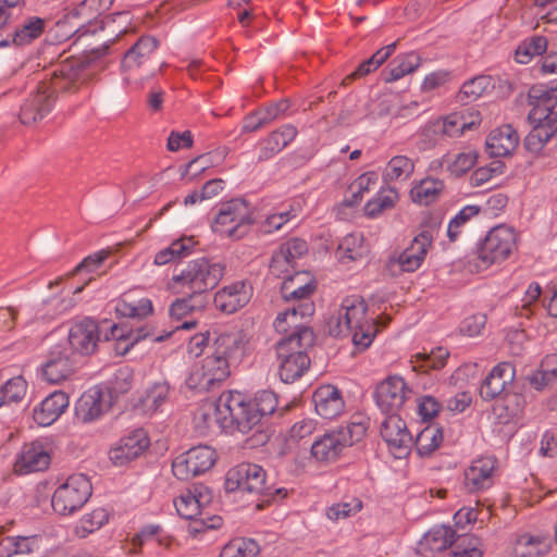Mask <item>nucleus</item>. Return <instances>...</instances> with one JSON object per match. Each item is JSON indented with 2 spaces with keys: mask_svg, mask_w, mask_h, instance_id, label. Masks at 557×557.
<instances>
[{
  "mask_svg": "<svg viewBox=\"0 0 557 557\" xmlns=\"http://www.w3.org/2000/svg\"><path fill=\"white\" fill-rule=\"evenodd\" d=\"M247 351V342L240 333L220 334L210 352L196 362L186 377L190 389L208 392L220 386L231 375V368L239 363Z\"/></svg>",
  "mask_w": 557,
  "mask_h": 557,
  "instance_id": "1",
  "label": "nucleus"
},
{
  "mask_svg": "<svg viewBox=\"0 0 557 557\" xmlns=\"http://www.w3.org/2000/svg\"><path fill=\"white\" fill-rule=\"evenodd\" d=\"M368 306L359 295L345 297L326 320L330 335L350 336L359 349H367L376 334L375 323L367 318Z\"/></svg>",
  "mask_w": 557,
  "mask_h": 557,
  "instance_id": "2",
  "label": "nucleus"
},
{
  "mask_svg": "<svg viewBox=\"0 0 557 557\" xmlns=\"http://www.w3.org/2000/svg\"><path fill=\"white\" fill-rule=\"evenodd\" d=\"M242 393L237 391L223 392L215 400H206L199 405L194 414V424L201 435L237 429L239 419Z\"/></svg>",
  "mask_w": 557,
  "mask_h": 557,
  "instance_id": "3",
  "label": "nucleus"
},
{
  "mask_svg": "<svg viewBox=\"0 0 557 557\" xmlns=\"http://www.w3.org/2000/svg\"><path fill=\"white\" fill-rule=\"evenodd\" d=\"M529 120L535 128L525 138V146L529 150L537 151L550 136L546 127L552 128L557 122V82L533 88Z\"/></svg>",
  "mask_w": 557,
  "mask_h": 557,
  "instance_id": "4",
  "label": "nucleus"
},
{
  "mask_svg": "<svg viewBox=\"0 0 557 557\" xmlns=\"http://www.w3.org/2000/svg\"><path fill=\"white\" fill-rule=\"evenodd\" d=\"M223 274L224 267L221 263L205 258L196 259L172 276L168 288L174 294L200 295L214 287Z\"/></svg>",
  "mask_w": 557,
  "mask_h": 557,
  "instance_id": "5",
  "label": "nucleus"
},
{
  "mask_svg": "<svg viewBox=\"0 0 557 557\" xmlns=\"http://www.w3.org/2000/svg\"><path fill=\"white\" fill-rule=\"evenodd\" d=\"M211 502L212 492L203 485H196L193 488L186 490L174 499L177 513L182 518L193 521L189 524L190 533L218 529L222 525L221 517L207 512Z\"/></svg>",
  "mask_w": 557,
  "mask_h": 557,
  "instance_id": "6",
  "label": "nucleus"
},
{
  "mask_svg": "<svg viewBox=\"0 0 557 557\" xmlns=\"http://www.w3.org/2000/svg\"><path fill=\"white\" fill-rule=\"evenodd\" d=\"M313 342L311 330H304L299 336H287L276 347L278 374L283 382L293 383L309 368L310 359L306 352Z\"/></svg>",
  "mask_w": 557,
  "mask_h": 557,
  "instance_id": "7",
  "label": "nucleus"
},
{
  "mask_svg": "<svg viewBox=\"0 0 557 557\" xmlns=\"http://www.w3.org/2000/svg\"><path fill=\"white\" fill-rule=\"evenodd\" d=\"M253 224L252 211L244 199H232L220 206L212 222V231L222 237L242 239Z\"/></svg>",
  "mask_w": 557,
  "mask_h": 557,
  "instance_id": "8",
  "label": "nucleus"
},
{
  "mask_svg": "<svg viewBox=\"0 0 557 557\" xmlns=\"http://www.w3.org/2000/svg\"><path fill=\"white\" fill-rule=\"evenodd\" d=\"M91 493V482L85 474H72L55 488L52 508L59 515H72L87 503Z\"/></svg>",
  "mask_w": 557,
  "mask_h": 557,
  "instance_id": "9",
  "label": "nucleus"
},
{
  "mask_svg": "<svg viewBox=\"0 0 557 557\" xmlns=\"http://www.w3.org/2000/svg\"><path fill=\"white\" fill-rule=\"evenodd\" d=\"M517 233L512 227L497 225L488 231L478 249V258L484 267L500 263L517 249Z\"/></svg>",
  "mask_w": 557,
  "mask_h": 557,
  "instance_id": "10",
  "label": "nucleus"
},
{
  "mask_svg": "<svg viewBox=\"0 0 557 557\" xmlns=\"http://www.w3.org/2000/svg\"><path fill=\"white\" fill-rule=\"evenodd\" d=\"M265 471L255 463H240L228 470L225 479V490L234 493L251 495H272L265 486Z\"/></svg>",
  "mask_w": 557,
  "mask_h": 557,
  "instance_id": "11",
  "label": "nucleus"
},
{
  "mask_svg": "<svg viewBox=\"0 0 557 557\" xmlns=\"http://www.w3.org/2000/svg\"><path fill=\"white\" fill-rule=\"evenodd\" d=\"M215 450L207 445L191 447L176 456L172 462V472L178 480H189L209 471L216 461Z\"/></svg>",
  "mask_w": 557,
  "mask_h": 557,
  "instance_id": "12",
  "label": "nucleus"
},
{
  "mask_svg": "<svg viewBox=\"0 0 557 557\" xmlns=\"http://www.w3.org/2000/svg\"><path fill=\"white\" fill-rule=\"evenodd\" d=\"M278 401L276 395L271 391L258 392L252 400H247L242 394L239 431L248 433L257 426L262 417L272 414L277 408Z\"/></svg>",
  "mask_w": 557,
  "mask_h": 557,
  "instance_id": "13",
  "label": "nucleus"
},
{
  "mask_svg": "<svg viewBox=\"0 0 557 557\" xmlns=\"http://www.w3.org/2000/svg\"><path fill=\"white\" fill-rule=\"evenodd\" d=\"M149 446L148 433L144 429H135L112 445L108 457L114 466L122 467L143 456Z\"/></svg>",
  "mask_w": 557,
  "mask_h": 557,
  "instance_id": "14",
  "label": "nucleus"
},
{
  "mask_svg": "<svg viewBox=\"0 0 557 557\" xmlns=\"http://www.w3.org/2000/svg\"><path fill=\"white\" fill-rule=\"evenodd\" d=\"M381 424V436L385 441L389 453L395 458H403L408 455L412 445V436L408 431L406 422L395 413H387Z\"/></svg>",
  "mask_w": 557,
  "mask_h": 557,
  "instance_id": "15",
  "label": "nucleus"
},
{
  "mask_svg": "<svg viewBox=\"0 0 557 557\" xmlns=\"http://www.w3.org/2000/svg\"><path fill=\"white\" fill-rule=\"evenodd\" d=\"M410 393L401 376L391 375L376 386L375 403L381 411L395 413L404 406Z\"/></svg>",
  "mask_w": 557,
  "mask_h": 557,
  "instance_id": "16",
  "label": "nucleus"
},
{
  "mask_svg": "<svg viewBox=\"0 0 557 557\" xmlns=\"http://www.w3.org/2000/svg\"><path fill=\"white\" fill-rule=\"evenodd\" d=\"M75 371L74 360L67 349L53 347L40 367L39 374L42 381L49 384H60L69 380Z\"/></svg>",
  "mask_w": 557,
  "mask_h": 557,
  "instance_id": "17",
  "label": "nucleus"
},
{
  "mask_svg": "<svg viewBox=\"0 0 557 557\" xmlns=\"http://www.w3.org/2000/svg\"><path fill=\"white\" fill-rule=\"evenodd\" d=\"M50 461L48 444L42 441H35L22 447L16 457L14 470L20 474L44 471L49 467Z\"/></svg>",
  "mask_w": 557,
  "mask_h": 557,
  "instance_id": "18",
  "label": "nucleus"
},
{
  "mask_svg": "<svg viewBox=\"0 0 557 557\" xmlns=\"http://www.w3.org/2000/svg\"><path fill=\"white\" fill-rule=\"evenodd\" d=\"M251 296V284L247 281H236L219 289L213 302L218 310L230 314L245 307Z\"/></svg>",
  "mask_w": 557,
  "mask_h": 557,
  "instance_id": "19",
  "label": "nucleus"
},
{
  "mask_svg": "<svg viewBox=\"0 0 557 557\" xmlns=\"http://www.w3.org/2000/svg\"><path fill=\"white\" fill-rule=\"evenodd\" d=\"M110 407L109 395L99 386L88 388L75 404L78 420L89 423L98 420Z\"/></svg>",
  "mask_w": 557,
  "mask_h": 557,
  "instance_id": "20",
  "label": "nucleus"
},
{
  "mask_svg": "<svg viewBox=\"0 0 557 557\" xmlns=\"http://www.w3.org/2000/svg\"><path fill=\"white\" fill-rule=\"evenodd\" d=\"M69 344L72 354H92L99 341L98 325L95 320L85 318L76 321L69 330Z\"/></svg>",
  "mask_w": 557,
  "mask_h": 557,
  "instance_id": "21",
  "label": "nucleus"
},
{
  "mask_svg": "<svg viewBox=\"0 0 557 557\" xmlns=\"http://www.w3.org/2000/svg\"><path fill=\"white\" fill-rule=\"evenodd\" d=\"M314 313V304L312 301L300 302L297 306L280 312L274 320V327L278 333L288 336H299L304 330H310L306 326V319Z\"/></svg>",
  "mask_w": 557,
  "mask_h": 557,
  "instance_id": "22",
  "label": "nucleus"
},
{
  "mask_svg": "<svg viewBox=\"0 0 557 557\" xmlns=\"http://www.w3.org/2000/svg\"><path fill=\"white\" fill-rule=\"evenodd\" d=\"M479 153L473 148H465L456 152H448L442 158L431 161L429 170L437 172L442 169L455 177H460L469 172L478 162Z\"/></svg>",
  "mask_w": 557,
  "mask_h": 557,
  "instance_id": "23",
  "label": "nucleus"
},
{
  "mask_svg": "<svg viewBox=\"0 0 557 557\" xmlns=\"http://www.w3.org/2000/svg\"><path fill=\"white\" fill-rule=\"evenodd\" d=\"M69 405V395L62 391H54L34 408L33 419L40 426H49L64 413Z\"/></svg>",
  "mask_w": 557,
  "mask_h": 557,
  "instance_id": "24",
  "label": "nucleus"
},
{
  "mask_svg": "<svg viewBox=\"0 0 557 557\" xmlns=\"http://www.w3.org/2000/svg\"><path fill=\"white\" fill-rule=\"evenodd\" d=\"M428 252L420 244L411 240L410 245L388 257L387 268L391 272H416L423 264Z\"/></svg>",
  "mask_w": 557,
  "mask_h": 557,
  "instance_id": "25",
  "label": "nucleus"
},
{
  "mask_svg": "<svg viewBox=\"0 0 557 557\" xmlns=\"http://www.w3.org/2000/svg\"><path fill=\"white\" fill-rule=\"evenodd\" d=\"M527 399L521 394H507L498 401L493 412L498 423L504 425L517 426L522 423Z\"/></svg>",
  "mask_w": 557,
  "mask_h": 557,
  "instance_id": "26",
  "label": "nucleus"
},
{
  "mask_svg": "<svg viewBox=\"0 0 557 557\" xmlns=\"http://www.w3.org/2000/svg\"><path fill=\"white\" fill-rule=\"evenodd\" d=\"M515 367L510 362L496 364L480 387V395L485 400L499 396L515 379Z\"/></svg>",
  "mask_w": 557,
  "mask_h": 557,
  "instance_id": "27",
  "label": "nucleus"
},
{
  "mask_svg": "<svg viewBox=\"0 0 557 557\" xmlns=\"http://www.w3.org/2000/svg\"><path fill=\"white\" fill-rule=\"evenodd\" d=\"M455 541V531L445 525H435L417 544V553L422 557H435Z\"/></svg>",
  "mask_w": 557,
  "mask_h": 557,
  "instance_id": "28",
  "label": "nucleus"
},
{
  "mask_svg": "<svg viewBox=\"0 0 557 557\" xmlns=\"http://www.w3.org/2000/svg\"><path fill=\"white\" fill-rule=\"evenodd\" d=\"M315 411L324 419H334L342 414L345 403L341 392L333 385H322L313 394Z\"/></svg>",
  "mask_w": 557,
  "mask_h": 557,
  "instance_id": "29",
  "label": "nucleus"
},
{
  "mask_svg": "<svg viewBox=\"0 0 557 557\" xmlns=\"http://www.w3.org/2000/svg\"><path fill=\"white\" fill-rule=\"evenodd\" d=\"M444 190L445 183L443 180L426 176L411 183L409 197L413 203L428 207L438 201Z\"/></svg>",
  "mask_w": 557,
  "mask_h": 557,
  "instance_id": "30",
  "label": "nucleus"
},
{
  "mask_svg": "<svg viewBox=\"0 0 557 557\" xmlns=\"http://www.w3.org/2000/svg\"><path fill=\"white\" fill-rule=\"evenodd\" d=\"M345 440L337 431H331L318 437L311 445V456L320 462H331L336 460L344 449Z\"/></svg>",
  "mask_w": 557,
  "mask_h": 557,
  "instance_id": "31",
  "label": "nucleus"
},
{
  "mask_svg": "<svg viewBox=\"0 0 557 557\" xmlns=\"http://www.w3.org/2000/svg\"><path fill=\"white\" fill-rule=\"evenodd\" d=\"M494 470L495 459L492 457H481L473 460L465 472L467 487L471 491H480L490 487Z\"/></svg>",
  "mask_w": 557,
  "mask_h": 557,
  "instance_id": "32",
  "label": "nucleus"
},
{
  "mask_svg": "<svg viewBox=\"0 0 557 557\" xmlns=\"http://www.w3.org/2000/svg\"><path fill=\"white\" fill-rule=\"evenodd\" d=\"M519 136L510 125H503L491 132L486 139V151L492 157L509 156L517 148Z\"/></svg>",
  "mask_w": 557,
  "mask_h": 557,
  "instance_id": "33",
  "label": "nucleus"
},
{
  "mask_svg": "<svg viewBox=\"0 0 557 557\" xmlns=\"http://www.w3.org/2000/svg\"><path fill=\"white\" fill-rule=\"evenodd\" d=\"M295 126L287 124L272 132L268 137L258 143L260 149L259 160L273 158L285 147H287L296 137Z\"/></svg>",
  "mask_w": 557,
  "mask_h": 557,
  "instance_id": "34",
  "label": "nucleus"
},
{
  "mask_svg": "<svg viewBox=\"0 0 557 557\" xmlns=\"http://www.w3.org/2000/svg\"><path fill=\"white\" fill-rule=\"evenodd\" d=\"M315 282L308 272H298L288 276L282 284V295L286 300L310 301L315 290Z\"/></svg>",
  "mask_w": 557,
  "mask_h": 557,
  "instance_id": "35",
  "label": "nucleus"
},
{
  "mask_svg": "<svg viewBox=\"0 0 557 557\" xmlns=\"http://www.w3.org/2000/svg\"><path fill=\"white\" fill-rule=\"evenodd\" d=\"M398 190L391 185H383L363 207V214L370 219L380 218L385 211L392 210L399 201Z\"/></svg>",
  "mask_w": 557,
  "mask_h": 557,
  "instance_id": "36",
  "label": "nucleus"
},
{
  "mask_svg": "<svg viewBox=\"0 0 557 557\" xmlns=\"http://www.w3.org/2000/svg\"><path fill=\"white\" fill-rule=\"evenodd\" d=\"M550 547V540L546 536L522 534L513 542L510 555L512 557H541L546 555Z\"/></svg>",
  "mask_w": 557,
  "mask_h": 557,
  "instance_id": "37",
  "label": "nucleus"
},
{
  "mask_svg": "<svg viewBox=\"0 0 557 557\" xmlns=\"http://www.w3.org/2000/svg\"><path fill=\"white\" fill-rule=\"evenodd\" d=\"M52 98L47 90H39L30 96L22 106L20 119L23 124H32L41 120L52 108Z\"/></svg>",
  "mask_w": 557,
  "mask_h": 557,
  "instance_id": "38",
  "label": "nucleus"
},
{
  "mask_svg": "<svg viewBox=\"0 0 557 557\" xmlns=\"http://www.w3.org/2000/svg\"><path fill=\"white\" fill-rule=\"evenodd\" d=\"M115 312L124 318H146L153 312L152 301L149 298H136L133 293L124 294L115 302Z\"/></svg>",
  "mask_w": 557,
  "mask_h": 557,
  "instance_id": "39",
  "label": "nucleus"
},
{
  "mask_svg": "<svg viewBox=\"0 0 557 557\" xmlns=\"http://www.w3.org/2000/svg\"><path fill=\"white\" fill-rule=\"evenodd\" d=\"M414 166V161L408 156H394L382 170L383 182L387 185L394 182H405L413 174Z\"/></svg>",
  "mask_w": 557,
  "mask_h": 557,
  "instance_id": "40",
  "label": "nucleus"
},
{
  "mask_svg": "<svg viewBox=\"0 0 557 557\" xmlns=\"http://www.w3.org/2000/svg\"><path fill=\"white\" fill-rule=\"evenodd\" d=\"M158 48V40L150 36L140 37L136 44L125 53L122 66L132 71L139 67Z\"/></svg>",
  "mask_w": 557,
  "mask_h": 557,
  "instance_id": "41",
  "label": "nucleus"
},
{
  "mask_svg": "<svg viewBox=\"0 0 557 557\" xmlns=\"http://www.w3.org/2000/svg\"><path fill=\"white\" fill-rule=\"evenodd\" d=\"M110 256V251L102 249L84 258L74 269L73 273L81 275L85 284H88L98 276L107 272L104 262Z\"/></svg>",
  "mask_w": 557,
  "mask_h": 557,
  "instance_id": "42",
  "label": "nucleus"
},
{
  "mask_svg": "<svg viewBox=\"0 0 557 557\" xmlns=\"http://www.w3.org/2000/svg\"><path fill=\"white\" fill-rule=\"evenodd\" d=\"M443 136L457 137L479 123V115L470 114L469 119L461 112L451 113L436 119Z\"/></svg>",
  "mask_w": 557,
  "mask_h": 557,
  "instance_id": "43",
  "label": "nucleus"
},
{
  "mask_svg": "<svg viewBox=\"0 0 557 557\" xmlns=\"http://www.w3.org/2000/svg\"><path fill=\"white\" fill-rule=\"evenodd\" d=\"M379 183V174L375 171H367L360 174L350 185V196L344 199L348 207L357 206L363 197L375 188Z\"/></svg>",
  "mask_w": 557,
  "mask_h": 557,
  "instance_id": "44",
  "label": "nucleus"
},
{
  "mask_svg": "<svg viewBox=\"0 0 557 557\" xmlns=\"http://www.w3.org/2000/svg\"><path fill=\"white\" fill-rule=\"evenodd\" d=\"M197 242L193 236H184L171 243L166 248L161 249L154 256V264L164 265L176 258L186 257L191 253Z\"/></svg>",
  "mask_w": 557,
  "mask_h": 557,
  "instance_id": "45",
  "label": "nucleus"
},
{
  "mask_svg": "<svg viewBox=\"0 0 557 557\" xmlns=\"http://www.w3.org/2000/svg\"><path fill=\"white\" fill-rule=\"evenodd\" d=\"M300 211L298 205L284 206L281 209L269 213L259 225V228L264 234H271L281 230L286 223L295 219Z\"/></svg>",
  "mask_w": 557,
  "mask_h": 557,
  "instance_id": "46",
  "label": "nucleus"
},
{
  "mask_svg": "<svg viewBox=\"0 0 557 557\" xmlns=\"http://www.w3.org/2000/svg\"><path fill=\"white\" fill-rule=\"evenodd\" d=\"M493 88V78L488 75H480L463 83L458 97L462 102H472L486 95Z\"/></svg>",
  "mask_w": 557,
  "mask_h": 557,
  "instance_id": "47",
  "label": "nucleus"
},
{
  "mask_svg": "<svg viewBox=\"0 0 557 557\" xmlns=\"http://www.w3.org/2000/svg\"><path fill=\"white\" fill-rule=\"evenodd\" d=\"M109 521V513L103 508H96L88 513H85L75 524L74 532L81 537L85 539L89 534L101 529Z\"/></svg>",
  "mask_w": 557,
  "mask_h": 557,
  "instance_id": "48",
  "label": "nucleus"
},
{
  "mask_svg": "<svg viewBox=\"0 0 557 557\" xmlns=\"http://www.w3.org/2000/svg\"><path fill=\"white\" fill-rule=\"evenodd\" d=\"M368 252L363 236L360 233L346 235L337 248L338 258L342 261H355Z\"/></svg>",
  "mask_w": 557,
  "mask_h": 557,
  "instance_id": "49",
  "label": "nucleus"
},
{
  "mask_svg": "<svg viewBox=\"0 0 557 557\" xmlns=\"http://www.w3.org/2000/svg\"><path fill=\"white\" fill-rule=\"evenodd\" d=\"M557 379V354L547 355L540 368L529 376L530 384L535 389H543Z\"/></svg>",
  "mask_w": 557,
  "mask_h": 557,
  "instance_id": "50",
  "label": "nucleus"
},
{
  "mask_svg": "<svg viewBox=\"0 0 557 557\" xmlns=\"http://www.w3.org/2000/svg\"><path fill=\"white\" fill-rule=\"evenodd\" d=\"M547 46V39L543 36H533L524 39L515 51V60L520 64H528L534 57L544 54Z\"/></svg>",
  "mask_w": 557,
  "mask_h": 557,
  "instance_id": "51",
  "label": "nucleus"
},
{
  "mask_svg": "<svg viewBox=\"0 0 557 557\" xmlns=\"http://www.w3.org/2000/svg\"><path fill=\"white\" fill-rule=\"evenodd\" d=\"M443 137L436 119L426 122L413 135L414 144L420 151L434 148Z\"/></svg>",
  "mask_w": 557,
  "mask_h": 557,
  "instance_id": "52",
  "label": "nucleus"
},
{
  "mask_svg": "<svg viewBox=\"0 0 557 557\" xmlns=\"http://www.w3.org/2000/svg\"><path fill=\"white\" fill-rule=\"evenodd\" d=\"M448 356L449 352L444 347L433 348L430 352H418L411 359L412 368L413 370L441 369L445 366Z\"/></svg>",
  "mask_w": 557,
  "mask_h": 557,
  "instance_id": "53",
  "label": "nucleus"
},
{
  "mask_svg": "<svg viewBox=\"0 0 557 557\" xmlns=\"http://www.w3.org/2000/svg\"><path fill=\"white\" fill-rule=\"evenodd\" d=\"M443 442V432L440 428L429 425L416 438V449L420 456H430Z\"/></svg>",
  "mask_w": 557,
  "mask_h": 557,
  "instance_id": "54",
  "label": "nucleus"
},
{
  "mask_svg": "<svg viewBox=\"0 0 557 557\" xmlns=\"http://www.w3.org/2000/svg\"><path fill=\"white\" fill-rule=\"evenodd\" d=\"M259 552V545L255 540L237 537L222 548L220 557H257Z\"/></svg>",
  "mask_w": 557,
  "mask_h": 557,
  "instance_id": "55",
  "label": "nucleus"
},
{
  "mask_svg": "<svg viewBox=\"0 0 557 557\" xmlns=\"http://www.w3.org/2000/svg\"><path fill=\"white\" fill-rule=\"evenodd\" d=\"M206 306L207 301L203 297L190 295L186 298L176 299L170 306L169 313L173 320L181 321L194 312L203 310Z\"/></svg>",
  "mask_w": 557,
  "mask_h": 557,
  "instance_id": "56",
  "label": "nucleus"
},
{
  "mask_svg": "<svg viewBox=\"0 0 557 557\" xmlns=\"http://www.w3.org/2000/svg\"><path fill=\"white\" fill-rule=\"evenodd\" d=\"M44 21L39 17H30L22 26L17 27L12 35H9L11 44L23 46L29 44L41 35Z\"/></svg>",
  "mask_w": 557,
  "mask_h": 557,
  "instance_id": "57",
  "label": "nucleus"
},
{
  "mask_svg": "<svg viewBox=\"0 0 557 557\" xmlns=\"http://www.w3.org/2000/svg\"><path fill=\"white\" fill-rule=\"evenodd\" d=\"M420 65V58L418 54L410 52L397 57L391 64L386 81L395 82L400 79L407 74L412 73Z\"/></svg>",
  "mask_w": 557,
  "mask_h": 557,
  "instance_id": "58",
  "label": "nucleus"
},
{
  "mask_svg": "<svg viewBox=\"0 0 557 557\" xmlns=\"http://www.w3.org/2000/svg\"><path fill=\"white\" fill-rule=\"evenodd\" d=\"M370 424L369 418L358 414L354 416L350 422L343 428L337 429V433L343 435L345 445L348 447L356 442L361 441L367 434Z\"/></svg>",
  "mask_w": 557,
  "mask_h": 557,
  "instance_id": "59",
  "label": "nucleus"
},
{
  "mask_svg": "<svg viewBox=\"0 0 557 557\" xmlns=\"http://www.w3.org/2000/svg\"><path fill=\"white\" fill-rule=\"evenodd\" d=\"M170 386L165 382L154 383L146 392L143 398V406L151 412L157 411L168 399Z\"/></svg>",
  "mask_w": 557,
  "mask_h": 557,
  "instance_id": "60",
  "label": "nucleus"
},
{
  "mask_svg": "<svg viewBox=\"0 0 557 557\" xmlns=\"http://www.w3.org/2000/svg\"><path fill=\"white\" fill-rule=\"evenodd\" d=\"M480 207L475 205L465 206L459 212L449 221L447 226V235L451 242H455L461 233L462 227L472 218L478 215Z\"/></svg>",
  "mask_w": 557,
  "mask_h": 557,
  "instance_id": "61",
  "label": "nucleus"
},
{
  "mask_svg": "<svg viewBox=\"0 0 557 557\" xmlns=\"http://www.w3.org/2000/svg\"><path fill=\"white\" fill-rule=\"evenodd\" d=\"M440 227L441 221L437 218L426 216L420 225L419 233L412 240L418 242L422 248L429 251L438 235Z\"/></svg>",
  "mask_w": 557,
  "mask_h": 557,
  "instance_id": "62",
  "label": "nucleus"
},
{
  "mask_svg": "<svg viewBox=\"0 0 557 557\" xmlns=\"http://www.w3.org/2000/svg\"><path fill=\"white\" fill-rule=\"evenodd\" d=\"M450 557H483L481 540L474 535L460 537L457 541Z\"/></svg>",
  "mask_w": 557,
  "mask_h": 557,
  "instance_id": "63",
  "label": "nucleus"
},
{
  "mask_svg": "<svg viewBox=\"0 0 557 557\" xmlns=\"http://www.w3.org/2000/svg\"><path fill=\"white\" fill-rule=\"evenodd\" d=\"M28 384L22 375L14 376L5 382L1 392L8 404L21 403L26 396Z\"/></svg>",
  "mask_w": 557,
  "mask_h": 557,
  "instance_id": "64",
  "label": "nucleus"
}]
</instances>
